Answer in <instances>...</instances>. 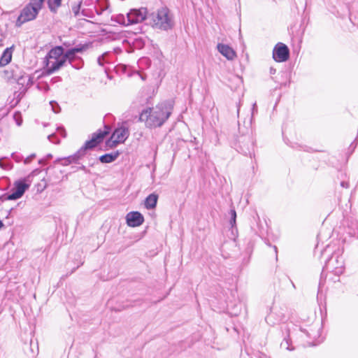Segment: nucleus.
Segmentation results:
<instances>
[{"instance_id":"nucleus-1","label":"nucleus","mask_w":358,"mask_h":358,"mask_svg":"<svg viewBox=\"0 0 358 358\" xmlns=\"http://www.w3.org/2000/svg\"><path fill=\"white\" fill-rule=\"evenodd\" d=\"M171 114V109L166 103H161L155 108H148L139 115L138 120L145 122L148 127H161Z\"/></svg>"},{"instance_id":"nucleus-2","label":"nucleus","mask_w":358,"mask_h":358,"mask_svg":"<svg viewBox=\"0 0 358 358\" xmlns=\"http://www.w3.org/2000/svg\"><path fill=\"white\" fill-rule=\"evenodd\" d=\"M148 17L150 18L153 28L168 31L174 27L173 16L167 7L158 9L157 13H151Z\"/></svg>"},{"instance_id":"nucleus-3","label":"nucleus","mask_w":358,"mask_h":358,"mask_svg":"<svg viewBox=\"0 0 358 358\" xmlns=\"http://www.w3.org/2000/svg\"><path fill=\"white\" fill-rule=\"evenodd\" d=\"M45 0H30L29 3L22 10L15 25L21 27L24 23L36 18Z\"/></svg>"},{"instance_id":"nucleus-4","label":"nucleus","mask_w":358,"mask_h":358,"mask_svg":"<svg viewBox=\"0 0 358 358\" xmlns=\"http://www.w3.org/2000/svg\"><path fill=\"white\" fill-rule=\"evenodd\" d=\"M31 183V176H26L16 180L13 184L11 193L4 194L0 196V201L17 200L20 199L25 192L29 189Z\"/></svg>"},{"instance_id":"nucleus-5","label":"nucleus","mask_w":358,"mask_h":358,"mask_svg":"<svg viewBox=\"0 0 358 358\" xmlns=\"http://www.w3.org/2000/svg\"><path fill=\"white\" fill-rule=\"evenodd\" d=\"M92 44L90 43H86L84 44H78L73 48H68L66 52L72 59L74 64H76V69H81L84 66V61L82 57L78 56V53H83L87 50Z\"/></svg>"},{"instance_id":"nucleus-6","label":"nucleus","mask_w":358,"mask_h":358,"mask_svg":"<svg viewBox=\"0 0 358 358\" xmlns=\"http://www.w3.org/2000/svg\"><path fill=\"white\" fill-rule=\"evenodd\" d=\"M55 62H50L47 59L45 62L46 65V71L48 74H52L58 70H59L62 67L64 66L68 62L73 68L76 69V64L73 63L72 59L70 58L69 55L65 52V55L63 57H60V58L55 59Z\"/></svg>"},{"instance_id":"nucleus-7","label":"nucleus","mask_w":358,"mask_h":358,"mask_svg":"<svg viewBox=\"0 0 358 358\" xmlns=\"http://www.w3.org/2000/svg\"><path fill=\"white\" fill-rule=\"evenodd\" d=\"M286 320V315L284 310L281 308L271 307L270 312L265 317L266 323L271 326H273L280 322H283Z\"/></svg>"},{"instance_id":"nucleus-8","label":"nucleus","mask_w":358,"mask_h":358,"mask_svg":"<svg viewBox=\"0 0 358 358\" xmlns=\"http://www.w3.org/2000/svg\"><path fill=\"white\" fill-rule=\"evenodd\" d=\"M148 16V9L146 8H132L127 14V24L141 22L144 21Z\"/></svg>"},{"instance_id":"nucleus-9","label":"nucleus","mask_w":358,"mask_h":358,"mask_svg":"<svg viewBox=\"0 0 358 358\" xmlns=\"http://www.w3.org/2000/svg\"><path fill=\"white\" fill-rule=\"evenodd\" d=\"M110 132V127L109 125H104V130L99 129L96 132L92 134L90 140L87 141L85 143L92 150L97 147L103 139Z\"/></svg>"},{"instance_id":"nucleus-10","label":"nucleus","mask_w":358,"mask_h":358,"mask_svg":"<svg viewBox=\"0 0 358 358\" xmlns=\"http://www.w3.org/2000/svg\"><path fill=\"white\" fill-rule=\"evenodd\" d=\"M289 57V50L288 47L282 43H278L273 50V58L277 62H286Z\"/></svg>"},{"instance_id":"nucleus-11","label":"nucleus","mask_w":358,"mask_h":358,"mask_svg":"<svg viewBox=\"0 0 358 358\" xmlns=\"http://www.w3.org/2000/svg\"><path fill=\"white\" fill-rule=\"evenodd\" d=\"M92 150L86 143L73 155L69 156L68 157L61 159L62 161V164L63 166L69 165L71 163L79 164L78 161L85 157L87 154V151ZM58 159L57 161H59Z\"/></svg>"},{"instance_id":"nucleus-12","label":"nucleus","mask_w":358,"mask_h":358,"mask_svg":"<svg viewBox=\"0 0 358 358\" xmlns=\"http://www.w3.org/2000/svg\"><path fill=\"white\" fill-rule=\"evenodd\" d=\"M343 270H322L319 286L320 287L326 280L336 282L340 280V275Z\"/></svg>"},{"instance_id":"nucleus-13","label":"nucleus","mask_w":358,"mask_h":358,"mask_svg":"<svg viewBox=\"0 0 358 358\" xmlns=\"http://www.w3.org/2000/svg\"><path fill=\"white\" fill-rule=\"evenodd\" d=\"M280 330L282 336H284L283 340L280 343V348L289 351L294 350V348L292 345L290 329L288 327V324L283 323L280 326Z\"/></svg>"},{"instance_id":"nucleus-14","label":"nucleus","mask_w":358,"mask_h":358,"mask_svg":"<svg viewBox=\"0 0 358 358\" xmlns=\"http://www.w3.org/2000/svg\"><path fill=\"white\" fill-rule=\"evenodd\" d=\"M126 222L128 226L136 227L143 223L144 217L138 211H132L127 215Z\"/></svg>"},{"instance_id":"nucleus-15","label":"nucleus","mask_w":358,"mask_h":358,"mask_svg":"<svg viewBox=\"0 0 358 358\" xmlns=\"http://www.w3.org/2000/svg\"><path fill=\"white\" fill-rule=\"evenodd\" d=\"M219 52L225 57L228 60H233L236 57V52L229 45L218 43L217 45Z\"/></svg>"},{"instance_id":"nucleus-16","label":"nucleus","mask_w":358,"mask_h":358,"mask_svg":"<svg viewBox=\"0 0 358 358\" xmlns=\"http://www.w3.org/2000/svg\"><path fill=\"white\" fill-rule=\"evenodd\" d=\"M231 294L232 297L234 299V301H232L231 300L227 299L226 300L227 308L233 309L234 311L231 312V313L234 315H238L239 312L241 311V304H237L236 301V294L237 292L236 290H234L232 289H230Z\"/></svg>"},{"instance_id":"nucleus-17","label":"nucleus","mask_w":358,"mask_h":358,"mask_svg":"<svg viewBox=\"0 0 358 358\" xmlns=\"http://www.w3.org/2000/svg\"><path fill=\"white\" fill-rule=\"evenodd\" d=\"M116 139L120 141V143H124L129 135L128 128L125 127H120L115 129L112 134Z\"/></svg>"},{"instance_id":"nucleus-18","label":"nucleus","mask_w":358,"mask_h":358,"mask_svg":"<svg viewBox=\"0 0 358 358\" xmlns=\"http://www.w3.org/2000/svg\"><path fill=\"white\" fill-rule=\"evenodd\" d=\"M66 50H64V47L62 45H57L54 48H52L49 52L48 53L46 58L47 59H58L60 58V57H63L65 55Z\"/></svg>"},{"instance_id":"nucleus-19","label":"nucleus","mask_w":358,"mask_h":358,"mask_svg":"<svg viewBox=\"0 0 358 358\" xmlns=\"http://www.w3.org/2000/svg\"><path fill=\"white\" fill-rule=\"evenodd\" d=\"M120 155V151L117 150L114 152L106 153L99 157V160L102 164H108L115 162Z\"/></svg>"},{"instance_id":"nucleus-20","label":"nucleus","mask_w":358,"mask_h":358,"mask_svg":"<svg viewBox=\"0 0 358 358\" xmlns=\"http://www.w3.org/2000/svg\"><path fill=\"white\" fill-rule=\"evenodd\" d=\"M101 272L97 274L99 278L103 280L106 281L111 280L118 275V270H100Z\"/></svg>"},{"instance_id":"nucleus-21","label":"nucleus","mask_w":358,"mask_h":358,"mask_svg":"<svg viewBox=\"0 0 358 358\" xmlns=\"http://www.w3.org/2000/svg\"><path fill=\"white\" fill-rule=\"evenodd\" d=\"M158 201V195L152 193L148 195L145 200V206L147 209H154L157 206Z\"/></svg>"},{"instance_id":"nucleus-22","label":"nucleus","mask_w":358,"mask_h":358,"mask_svg":"<svg viewBox=\"0 0 358 358\" xmlns=\"http://www.w3.org/2000/svg\"><path fill=\"white\" fill-rule=\"evenodd\" d=\"M12 48H7L3 52L0 57V67L4 66L9 64L12 59Z\"/></svg>"},{"instance_id":"nucleus-23","label":"nucleus","mask_w":358,"mask_h":358,"mask_svg":"<svg viewBox=\"0 0 358 358\" xmlns=\"http://www.w3.org/2000/svg\"><path fill=\"white\" fill-rule=\"evenodd\" d=\"M95 6L96 13L101 15L103 11L106 10L109 8L108 0H96Z\"/></svg>"},{"instance_id":"nucleus-24","label":"nucleus","mask_w":358,"mask_h":358,"mask_svg":"<svg viewBox=\"0 0 358 358\" xmlns=\"http://www.w3.org/2000/svg\"><path fill=\"white\" fill-rule=\"evenodd\" d=\"M13 78H15L18 85L24 86L25 84L29 85L32 83L31 78L28 75L17 76L16 73H13Z\"/></svg>"},{"instance_id":"nucleus-25","label":"nucleus","mask_w":358,"mask_h":358,"mask_svg":"<svg viewBox=\"0 0 358 358\" xmlns=\"http://www.w3.org/2000/svg\"><path fill=\"white\" fill-rule=\"evenodd\" d=\"M62 0H48V5L50 10L56 13L58 7L61 6Z\"/></svg>"},{"instance_id":"nucleus-26","label":"nucleus","mask_w":358,"mask_h":358,"mask_svg":"<svg viewBox=\"0 0 358 358\" xmlns=\"http://www.w3.org/2000/svg\"><path fill=\"white\" fill-rule=\"evenodd\" d=\"M0 167L3 169H11L13 165L8 160L7 157L0 158Z\"/></svg>"},{"instance_id":"nucleus-27","label":"nucleus","mask_w":358,"mask_h":358,"mask_svg":"<svg viewBox=\"0 0 358 358\" xmlns=\"http://www.w3.org/2000/svg\"><path fill=\"white\" fill-rule=\"evenodd\" d=\"M133 46L136 49H142L145 45V41L141 38L138 37L134 38V40L132 42Z\"/></svg>"},{"instance_id":"nucleus-28","label":"nucleus","mask_w":358,"mask_h":358,"mask_svg":"<svg viewBox=\"0 0 358 358\" xmlns=\"http://www.w3.org/2000/svg\"><path fill=\"white\" fill-rule=\"evenodd\" d=\"M120 141L116 139L113 135L110 136L109 139H108L106 142V145L110 148H114L117 147L118 144H120Z\"/></svg>"},{"instance_id":"nucleus-29","label":"nucleus","mask_w":358,"mask_h":358,"mask_svg":"<svg viewBox=\"0 0 358 358\" xmlns=\"http://www.w3.org/2000/svg\"><path fill=\"white\" fill-rule=\"evenodd\" d=\"M229 214L231 215V219L229 220V224L233 229L234 227H236V212L234 208H231L230 210Z\"/></svg>"},{"instance_id":"nucleus-30","label":"nucleus","mask_w":358,"mask_h":358,"mask_svg":"<svg viewBox=\"0 0 358 358\" xmlns=\"http://www.w3.org/2000/svg\"><path fill=\"white\" fill-rule=\"evenodd\" d=\"M82 1H79L77 4L72 6V11L75 17H78L80 14V10L81 7Z\"/></svg>"},{"instance_id":"nucleus-31","label":"nucleus","mask_w":358,"mask_h":358,"mask_svg":"<svg viewBox=\"0 0 358 358\" xmlns=\"http://www.w3.org/2000/svg\"><path fill=\"white\" fill-rule=\"evenodd\" d=\"M50 104L52 110H53L54 113H60L61 108H60V106L58 104L57 102H56L55 101H51L50 102Z\"/></svg>"},{"instance_id":"nucleus-32","label":"nucleus","mask_w":358,"mask_h":358,"mask_svg":"<svg viewBox=\"0 0 358 358\" xmlns=\"http://www.w3.org/2000/svg\"><path fill=\"white\" fill-rule=\"evenodd\" d=\"M126 19L124 15H118L115 17V22L119 24H126Z\"/></svg>"},{"instance_id":"nucleus-33","label":"nucleus","mask_w":358,"mask_h":358,"mask_svg":"<svg viewBox=\"0 0 358 358\" xmlns=\"http://www.w3.org/2000/svg\"><path fill=\"white\" fill-rule=\"evenodd\" d=\"M108 55V52L103 53L102 55L98 57L97 62L100 66H103L105 63V57Z\"/></svg>"},{"instance_id":"nucleus-34","label":"nucleus","mask_w":358,"mask_h":358,"mask_svg":"<svg viewBox=\"0 0 358 358\" xmlns=\"http://www.w3.org/2000/svg\"><path fill=\"white\" fill-rule=\"evenodd\" d=\"M36 157V155L35 154H31L30 155L29 157H27V158L24 159V163L25 164H29L34 158Z\"/></svg>"},{"instance_id":"nucleus-35","label":"nucleus","mask_w":358,"mask_h":358,"mask_svg":"<svg viewBox=\"0 0 358 358\" xmlns=\"http://www.w3.org/2000/svg\"><path fill=\"white\" fill-rule=\"evenodd\" d=\"M226 282L229 285H233L235 282H236V277L232 276L229 278H225Z\"/></svg>"},{"instance_id":"nucleus-36","label":"nucleus","mask_w":358,"mask_h":358,"mask_svg":"<svg viewBox=\"0 0 358 358\" xmlns=\"http://www.w3.org/2000/svg\"><path fill=\"white\" fill-rule=\"evenodd\" d=\"M57 131L59 132L60 135L65 138L66 136V131L63 127H59L57 128Z\"/></svg>"},{"instance_id":"nucleus-37","label":"nucleus","mask_w":358,"mask_h":358,"mask_svg":"<svg viewBox=\"0 0 358 358\" xmlns=\"http://www.w3.org/2000/svg\"><path fill=\"white\" fill-rule=\"evenodd\" d=\"M81 14L83 16L88 17H93L92 15L89 13V11L87 9H83L82 11H81Z\"/></svg>"},{"instance_id":"nucleus-38","label":"nucleus","mask_w":358,"mask_h":358,"mask_svg":"<svg viewBox=\"0 0 358 358\" xmlns=\"http://www.w3.org/2000/svg\"><path fill=\"white\" fill-rule=\"evenodd\" d=\"M39 169H34L31 173H29L27 176H31V180H32V177L37 175L40 172Z\"/></svg>"},{"instance_id":"nucleus-39","label":"nucleus","mask_w":358,"mask_h":358,"mask_svg":"<svg viewBox=\"0 0 358 358\" xmlns=\"http://www.w3.org/2000/svg\"><path fill=\"white\" fill-rule=\"evenodd\" d=\"M11 156H12L13 159H15L17 162H20L22 160V159L23 158L22 156H20V157L17 156L15 153H13Z\"/></svg>"},{"instance_id":"nucleus-40","label":"nucleus","mask_w":358,"mask_h":358,"mask_svg":"<svg viewBox=\"0 0 358 358\" xmlns=\"http://www.w3.org/2000/svg\"><path fill=\"white\" fill-rule=\"evenodd\" d=\"M300 331H301V332L304 333V334L306 335V336H307L308 338H312V335H311V334L310 333V331H308V330H306V329H303V328H301V329H300Z\"/></svg>"},{"instance_id":"nucleus-41","label":"nucleus","mask_w":358,"mask_h":358,"mask_svg":"<svg viewBox=\"0 0 358 358\" xmlns=\"http://www.w3.org/2000/svg\"><path fill=\"white\" fill-rule=\"evenodd\" d=\"M32 344H33V342H32V341H31L30 343H29V346L26 345V347H27L29 348V350L31 351V354L34 355V351L32 348Z\"/></svg>"},{"instance_id":"nucleus-42","label":"nucleus","mask_w":358,"mask_h":358,"mask_svg":"<svg viewBox=\"0 0 358 358\" xmlns=\"http://www.w3.org/2000/svg\"><path fill=\"white\" fill-rule=\"evenodd\" d=\"M257 106L256 103H255L253 104V106H252V115H254V114H255V113H257Z\"/></svg>"},{"instance_id":"nucleus-43","label":"nucleus","mask_w":358,"mask_h":358,"mask_svg":"<svg viewBox=\"0 0 358 358\" xmlns=\"http://www.w3.org/2000/svg\"><path fill=\"white\" fill-rule=\"evenodd\" d=\"M48 138L49 141H53V140H52V139H54V138H57V136H56V135H55V134H50V135H49V136H48Z\"/></svg>"},{"instance_id":"nucleus-44","label":"nucleus","mask_w":358,"mask_h":358,"mask_svg":"<svg viewBox=\"0 0 358 358\" xmlns=\"http://www.w3.org/2000/svg\"><path fill=\"white\" fill-rule=\"evenodd\" d=\"M341 185L343 187H348V183L347 182H345V181H342L341 182Z\"/></svg>"},{"instance_id":"nucleus-45","label":"nucleus","mask_w":358,"mask_h":358,"mask_svg":"<svg viewBox=\"0 0 358 358\" xmlns=\"http://www.w3.org/2000/svg\"><path fill=\"white\" fill-rule=\"evenodd\" d=\"M38 164L41 165L45 164V159H41L38 160Z\"/></svg>"},{"instance_id":"nucleus-46","label":"nucleus","mask_w":358,"mask_h":358,"mask_svg":"<svg viewBox=\"0 0 358 358\" xmlns=\"http://www.w3.org/2000/svg\"><path fill=\"white\" fill-rule=\"evenodd\" d=\"M78 169L83 170V171H84L85 172L87 171V169H86L85 166H83V165L80 166V167H78Z\"/></svg>"},{"instance_id":"nucleus-47","label":"nucleus","mask_w":358,"mask_h":358,"mask_svg":"<svg viewBox=\"0 0 358 358\" xmlns=\"http://www.w3.org/2000/svg\"><path fill=\"white\" fill-rule=\"evenodd\" d=\"M63 45H64V46H65V47H66V48H69V47L71 45V43H68V42H64V43H63Z\"/></svg>"},{"instance_id":"nucleus-48","label":"nucleus","mask_w":358,"mask_h":358,"mask_svg":"<svg viewBox=\"0 0 358 358\" xmlns=\"http://www.w3.org/2000/svg\"><path fill=\"white\" fill-rule=\"evenodd\" d=\"M216 271L219 272V275H220V276H222V273L223 271H224V272H226V271H227V270H220V269H218V270H216Z\"/></svg>"},{"instance_id":"nucleus-49","label":"nucleus","mask_w":358,"mask_h":358,"mask_svg":"<svg viewBox=\"0 0 358 358\" xmlns=\"http://www.w3.org/2000/svg\"><path fill=\"white\" fill-rule=\"evenodd\" d=\"M52 158V155L51 154H48V155H47V156H46V159H47V160H50V159H51Z\"/></svg>"},{"instance_id":"nucleus-50","label":"nucleus","mask_w":358,"mask_h":358,"mask_svg":"<svg viewBox=\"0 0 358 358\" xmlns=\"http://www.w3.org/2000/svg\"><path fill=\"white\" fill-rule=\"evenodd\" d=\"M22 122V120L21 118L20 120H16L17 124L19 126L21 125Z\"/></svg>"},{"instance_id":"nucleus-51","label":"nucleus","mask_w":358,"mask_h":358,"mask_svg":"<svg viewBox=\"0 0 358 358\" xmlns=\"http://www.w3.org/2000/svg\"><path fill=\"white\" fill-rule=\"evenodd\" d=\"M4 227V224L1 220H0V229Z\"/></svg>"},{"instance_id":"nucleus-52","label":"nucleus","mask_w":358,"mask_h":358,"mask_svg":"<svg viewBox=\"0 0 358 358\" xmlns=\"http://www.w3.org/2000/svg\"><path fill=\"white\" fill-rule=\"evenodd\" d=\"M270 71H271V73H275V69H273V68H271Z\"/></svg>"},{"instance_id":"nucleus-53","label":"nucleus","mask_w":358,"mask_h":358,"mask_svg":"<svg viewBox=\"0 0 358 358\" xmlns=\"http://www.w3.org/2000/svg\"><path fill=\"white\" fill-rule=\"evenodd\" d=\"M17 116H20V113H15L14 117L15 118Z\"/></svg>"},{"instance_id":"nucleus-54","label":"nucleus","mask_w":358,"mask_h":358,"mask_svg":"<svg viewBox=\"0 0 358 358\" xmlns=\"http://www.w3.org/2000/svg\"><path fill=\"white\" fill-rule=\"evenodd\" d=\"M57 79H60L59 77L52 78V80H55V81H57Z\"/></svg>"},{"instance_id":"nucleus-55","label":"nucleus","mask_w":358,"mask_h":358,"mask_svg":"<svg viewBox=\"0 0 358 358\" xmlns=\"http://www.w3.org/2000/svg\"><path fill=\"white\" fill-rule=\"evenodd\" d=\"M57 79H60L59 77L52 78V80H55V81H57Z\"/></svg>"},{"instance_id":"nucleus-56","label":"nucleus","mask_w":358,"mask_h":358,"mask_svg":"<svg viewBox=\"0 0 358 358\" xmlns=\"http://www.w3.org/2000/svg\"><path fill=\"white\" fill-rule=\"evenodd\" d=\"M274 250H275V253H277V247L276 246H274Z\"/></svg>"}]
</instances>
